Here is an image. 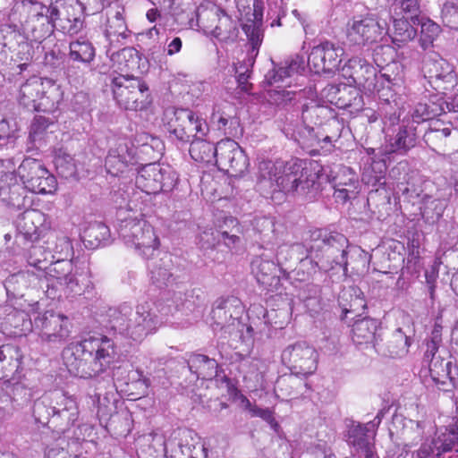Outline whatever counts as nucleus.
<instances>
[{
	"label": "nucleus",
	"instance_id": "15",
	"mask_svg": "<svg viewBox=\"0 0 458 458\" xmlns=\"http://www.w3.org/2000/svg\"><path fill=\"white\" fill-rule=\"evenodd\" d=\"M344 53L343 47L326 40L311 49L308 55V64L316 73H332L339 70Z\"/></svg>",
	"mask_w": 458,
	"mask_h": 458
},
{
	"label": "nucleus",
	"instance_id": "31",
	"mask_svg": "<svg viewBox=\"0 0 458 458\" xmlns=\"http://www.w3.org/2000/svg\"><path fill=\"white\" fill-rule=\"evenodd\" d=\"M112 47H107L106 55L117 69L129 74L140 69V55L134 47H124L117 52H111Z\"/></svg>",
	"mask_w": 458,
	"mask_h": 458
},
{
	"label": "nucleus",
	"instance_id": "55",
	"mask_svg": "<svg viewBox=\"0 0 458 458\" xmlns=\"http://www.w3.org/2000/svg\"><path fill=\"white\" fill-rule=\"evenodd\" d=\"M416 24L420 25V45L426 49L430 47L441 32L440 26L428 18H420Z\"/></svg>",
	"mask_w": 458,
	"mask_h": 458
},
{
	"label": "nucleus",
	"instance_id": "7",
	"mask_svg": "<svg viewBox=\"0 0 458 458\" xmlns=\"http://www.w3.org/2000/svg\"><path fill=\"white\" fill-rule=\"evenodd\" d=\"M118 233L129 248L147 259L153 257L158 248V239L146 220L125 218L121 221Z\"/></svg>",
	"mask_w": 458,
	"mask_h": 458
},
{
	"label": "nucleus",
	"instance_id": "43",
	"mask_svg": "<svg viewBox=\"0 0 458 458\" xmlns=\"http://www.w3.org/2000/svg\"><path fill=\"white\" fill-rule=\"evenodd\" d=\"M43 93L42 82L35 78L28 80L20 88L19 102L29 110L35 111L39 98Z\"/></svg>",
	"mask_w": 458,
	"mask_h": 458
},
{
	"label": "nucleus",
	"instance_id": "30",
	"mask_svg": "<svg viewBox=\"0 0 458 458\" xmlns=\"http://www.w3.org/2000/svg\"><path fill=\"white\" fill-rule=\"evenodd\" d=\"M17 220V228L25 239L34 241L38 238L40 226L44 222V214L38 209L24 208Z\"/></svg>",
	"mask_w": 458,
	"mask_h": 458
},
{
	"label": "nucleus",
	"instance_id": "47",
	"mask_svg": "<svg viewBox=\"0 0 458 458\" xmlns=\"http://www.w3.org/2000/svg\"><path fill=\"white\" fill-rule=\"evenodd\" d=\"M360 289L352 288L344 291L339 298V304L343 306L341 319H344L348 313H354L366 308V302Z\"/></svg>",
	"mask_w": 458,
	"mask_h": 458
},
{
	"label": "nucleus",
	"instance_id": "27",
	"mask_svg": "<svg viewBox=\"0 0 458 458\" xmlns=\"http://www.w3.org/2000/svg\"><path fill=\"white\" fill-rule=\"evenodd\" d=\"M148 267L150 280L157 288L167 287L174 282L173 273L171 272L173 264L169 254L164 253L158 259H152Z\"/></svg>",
	"mask_w": 458,
	"mask_h": 458
},
{
	"label": "nucleus",
	"instance_id": "29",
	"mask_svg": "<svg viewBox=\"0 0 458 458\" xmlns=\"http://www.w3.org/2000/svg\"><path fill=\"white\" fill-rule=\"evenodd\" d=\"M403 194L406 195L409 200L412 201L413 204L416 202L421 203L420 207V213L422 216L428 220L431 219L434 221L438 219L445 210V202L438 199H433L427 194L420 197L419 193H415V191H410L408 188L403 191Z\"/></svg>",
	"mask_w": 458,
	"mask_h": 458
},
{
	"label": "nucleus",
	"instance_id": "57",
	"mask_svg": "<svg viewBox=\"0 0 458 458\" xmlns=\"http://www.w3.org/2000/svg\"><path fill=\"white\" fill-rule=\"evenodd\" d=\"M64 399L58 401L57 404H64L63 408L55 409L54 418H62L65 425H72L79 416L76 401L72 396H67L64 392Z\"/></svg>",
	"mask_w": 458,
	"mask_h": 458
},
{
	"label": "nucleus",
	"instance_id": "64",
	"mask_svg": "<svg viewBox=\"0 0 458 458\" xmlns=\"http://www.w3.org/2000/svg\"><path fill=\"white\" fill-rule=\"evenodd\" d=\"M306 64H308V59L306 60L304 55H296L288 64V79L296 74L295 85L302 86L304 84L306 78L301 72L305 71Z\"/></svg>",
	"mask_w": 458,
	"mask_h": 458
},
{
	"label": "nucleus",
	"instance_id": "21",
	"mask_svg": "<svg viewBox=\"0 0 458 458\" xmlns=\"http://www.w3.org/2000/svg\"><path fill=\"white\" fill-rule=\"evenodd\" d=\"M250 267L257 282L268 291L275 292L282 286L280 275L284 271L274 261L261 256L256 257L251 261Z\"/></svg>",
	"mask_w": 458,
	"mask_h": 458
},
{
	"label": "nucleus",
	"instance_id": "20",
	"mask_svg": "<svg viewBox=\"0 0 458 458\" xmlns=\"http://www.w3.org/2000/svg\"><path fill=\"white\" fill-rule=\"evenodd\" d=\"M242 311L241 301L235 297L217 300L211 311L214 331L226 330L234 326Z\"/></svg>",
	"mask_w": 458,
	"mask_h": 458
},
{
	"label": "nucleus",
	"instance_id": "2",
	"mask_svg": "<svg viewBox=\"0 0 458 458\" xmlns=\"http://www.w3.org/2000/svg\"><path fill=\"white\" fill-rule=\"evenodd\" d=\"M114 355V343L106 336H89L71 344L63 352L69 373L81 378L93 377L105 372Z\"/></svg>",
	"mask_w": 458,
	"mask_h": 458
},
{
	"label": "nucleus",
	"instance_id": "25",
	"mask_svg": "<svg viewBox=\"0 0 458 458\" xmlns=\"http://www.w3.org/2000/svg\"><path fill=\"white\" fill-rule=\"evenodd\" d=\"M274 67L265 75V90L267 91V100L274 105H282L285 101L286 84V68L277 67L273 63Z\"/></svg>",
	"mask_w": 458,
	"mask_h": 458
},
{
	"label": "nucleus",
	"instance_id": "1",
	"mask_svg": "<svg viewBox=\"0 0 458 458\" xmlns=\"http://www.w3.org/2000/svg\"><path fill=\"white\" fill-rule=\"evenodd\" d=\"M296 250H302V254L307 255L305 259L301 258V266L311 264V270H318L328 274L332 278L334 273L331 271L338 268L342 271L337 276L340 281L348 276L349 258L365 257V252L357 246L349 244L348 239L340 233L327 232L325 229H316L310 233L308 247L302 244H293L292 252Z\"/></svg>",
	"mask_w": 458,
	"mask_h": 458
},
{
	"label": "nucleus",
	"instance_id": "40",
	"mask_svg": "<svg viewBox=\"0 0 458 458\" xmlns=\"http://www.w3.org/2000/svg\"><path fill=\"white\" fill-rule=\"evenodd\" d=\"M190 145V155L197 162L211 163L216 162L218 158L217 145L215 147L204 137H193Z\"/></svg>",
	"mask_w": 458,
	"mask_h": 458
},
{
	"label": "nucleus",
	"instance_id": "54",
	"mask_svg": "<svg viewBox=\"0 0 458 458\" xmlns=\"http://www.w3.org/2000/svg\"><path fill=\"white\" fill-rule=\"evenodd\" d=\"M29 278L30 275L24 272L8 276L4 283L7 295L13 298L23 297L25 294L24 291L28 288Z\"/></svg>",
	"mask_w": 458,
	"mask_h": 458
},
{
	"label": "nucleus",
	"instance_id": "36",
	"mask_svg": "<svg viewBox=\"0 0 458 458\" xmlns=\"http://www.w3.org/2000/svg\"><path fill=\"white\" fill-rule=\"evenodd\" d=\"M238 11L240 13H244L245 16H247V22L242 24V30L244 31V28L247 26L251 29L255 27L257 30H259V33L264 36V30L262 28V18H263V10L262 4L259 0H234Z\"/></svg>",
	"mask_w": 458,
	"mask_h": 458
},
{
	"label": "nucleus",
	"instance_id": "4",
	"mask_svg": "<svg viewBox=\"0 0 458 458\" xmlns=\"http://www.w3.org/2000/svg\"><path fill=\"white\" fill-rule=\"evenodd\" d=\"M110 88L117 104L127 110H142L151 102L148 86L139 76L118 74L110 77Z\"/></svg>",
	"mask_w": 458,
	"mask_h": 458
},
{
	"label": "nucleus",
	"instance_id": "49",
	"mask_svg": "<svg viewBox=\"0 0 458 458\" xmlns=\"http://www.w3.org/2000/svg\"><path fill=\"white\" fill-rule=\"evenodd\" d=\"M393 19L392 38L394 43H407L417 35V30L409 22L410 19L391 15Z\"/></svg>",
	"mask_w": 458,
	"mask_h": 458
},
{
	"label": "nucleus",
	"instance_id": "9",
	"mask_svg": "<svg viewBox=\"0 0 458 458\" xmlns=\"http://www.w3.org/2000/svg\"><path fill=\"white\" fill-rule=\"evenodd\" d=\"M83 6L77 0H56L50 4L55 28L65 34L75 35L84 24Z\"/></svg>",
	"mask_w": 458,
	"mask_h": 458
},
{
	"label": "nucleus",
	"instance_id": "3",
	"mask_svg": "<svg viewBox=\"0 0 458 458\" xmlns=\"http://www.w3.org/2000/svg\"><path fill=\"white\" fill-rule=\"evenodd\" d=\"M108 318L111 330L133 341H140L154 333L163 323L148 304L138 305L134 311L131 305L123 303L110 309Z\"/></svg>",
	"mask_w": 458,
	"mask_h": 458
},
{
	"label": "nucleus",
	"instance_id": "23",
	"mask_svg": "<svg viewBox=\"0 0 458 458\" xmlns=\"http://www.w3.org/2000/svg\"><path fill=\"white\" fill-rule=\"evenodd\" d=\"M375 432L366 423H352L346 434V443L351 448L352 456L372 449L375 446Z\"/></svg>",
	"mask_w": 458,
	"mask_h": 458
},
{
	"label": "nucleus",
	"instance_id": "48",
	"mask_svg": "<svg viewBox=\"0 0 458 458\" xmlns=\"http://www.w3.org/2000/svg\"><path fill=\"white\" fill-rule=\"evenodd\" d=\"M63 93L59 87L51 86L47 91L40 96L39 101L37 104L35 111L42 112L46 114H56L58 106L62 100Z\"/></svg>",
	"mask_w": 458,
	"mask_h": 458
},
{
	"label": "nucleus",
	"instance_id": "56",
	"mask_svg": "<svg viewBox=\"0 0 458 458\" xmlns=\"http://www.w3.org/2000/svg\"><path fill=\"white\" fill-rule=\"evenodd\" d=\"M57 122V114H38L34 117L30 130V138L32 141L42 139L47 129Z\"/></svg>",
	"mask_w": 458,
	"mask_h": 458
},
{
	"label": "nucleus",
	"instance_id": "26",
	"mask_svg": "<svg viewBox=\"0 0 458 458\" xmlns=\"http://www.w3.org/2000/svg\"><path fill=\"white\" fill-rule=\"evenodd\" d=\"M64 399V391L53 390L45 393L42 396L35 400L33 404V417L40 423H47L50 418H54L55 409L59 407L54 406L58 401Z\"/></svg>",
	"mask_w": 458,
	"mask_h": 458
},
{
	"label": "nucleus",
	"instance_id": "42",
	"mask_svg": "<svg viewBox=\"0 0 458 458\" xmlns=\"http://www.w3.org/2000/svg\"><path fill=\"white\" fill-rule=\"evenodd\" d=\"M214 15L217 19V24L213 30L214 36L223 41H234L239 33L236 21L221 10H216Z\"/></svg>",
	"mask_w": 458,
	"mask_h": 458
},
{
	"label": "nucleus",
	"instance_id": "32",
	"mask_svg": "<svg viewBox=\"0 0 458 458\" xmlns=\"http://www.w3.org/2000/svg\"><path fill=\"white\" fill-rule=\"evenodd\" d=\"M286 162L278 159L276 161H264L259 165V170L263 177H267L274 187V191L284 192L286 188L285 176Z\"/></svg>",
	"mask_w": 458,
	"mask_h": 458
},
{
	"label": "nucleus",
	"instance_id": "39",
	"mask_svg": "<svg viewBox=\"0 0 458 458\" xmlns=\"http://www.w3.org/2000/svg\"><path fill=\"white\" fill-rule=\"evenodd\" d=\"M142 458H167L165 438L162 434L150 433L140 439Z\"/></svg>",
	"mask_w": 458,
	"mask_h": 458
},
{
	"label": "nucleus",
	"instance_id": "13",
	"mask_svg": "<svg viewBox=\"0 0 458 458\" xmlns=\"http://www.w3.org/2000/svg\"><path fill=\"white\" fill-rule=\"evenodd\" d=\"M216 165L229 176L242 177L248 169L249 159L233 140L225 139L217 143Z\"/></svg>",
	"mask_w": 458,
	"mask_h": 458
},
{
	"label": "nucleus",
	"instance_id": "44",
	"mask_svg": "<svg viewBox=\"0 0 458 458\" xmlns=\"http://www.w3.org/2000/svg\"><path fill=\"white\" fill-rule=\"evenodd\" d=\"M387 19L393 15L401 18H407L414 24L419 21L420 14V4L419 0H393L390 11L387 12Z\"/></svg>",
	"mask_w": 458,
	"mask_h": 458
},
{
	"label": "nucleus",
	"instance_id": "14",
	"mask_svg": "<svg viewBox=\"0 0 458 458\" xmlns=\"http://www.w3.org/2000/svg\"><path fill=\"white\" fill-rule=\"evenodd\" d=\"M68 318L52 310L34 318V326L39 330L42 342L56 344L64 343L70 335Z\"/></svg>",
	"mask_w": 458,
	"mask_h": 458
},
{
	"label": "nucleus",
	"instance_id": "63",
	"mask_svg": "<svg viewBox=\"0 0 458 458\" xmlns=\"http://www.w3.org/2000/svg\"><path fill=\"white\" fill-rule=\"evenodd\" d=\"M451 131V129L448 127L442 129L434 127L425 131L422 139L428 148L436 150L437 148L440 147L444 140L450 136Z\"/></svg>",
	"mask_w": 458,
	"mask_h": 458
},
{
	"label": "nucleus",
	"instance_id": "61",
	"mask_svg": "<svg viewBox=\"0 0 458 458\" xmlns=\"http://www.w3.org/2000/svg\"><path fill=\"white\" fill-rule=\"evenodd\" d=\"M386 164L384 162H375L373 166L365 170L362 174V181L373 187L385 184Z\"/></svg>",
	"mask_w": 458,
	"mask_h": 458
},
{
	"label": "nucleus",
	"instance_id": "8",
	"mask_svg": "<svg viewBox=\"0 0 458 458\" xmlns=\"http://www.w3.org/2000/svg\"><path fill=\"white\" fill-rule=\"evenodd\" d=\"M17 174L26 189L37 194H52L57 188L55 177L38 159L24 158Z\"/></svg>",
	"mask_w": 458,
	"mask_h": 458
},
{
	"label": "nucleus",
	"instance_id": "41",
	"mask_svg": "<svg viewBox=\"0 0 458 458\" xmlns=\"http://www.w3.org/2000/svg\"><path fill=\"white\" fill-rule=\"evenodd\" d=\"M104 35L108 41L107 47H115L121 39L128 37L127 26L121 12L117 11L113 16L107 18Z\"/></svg>",
	"mask_w": 458,
	"mask_h": 458
},
{
	"label": "nucleus",
	"instance_id": "62",
	"mask_svg": "<svg viewBox=\"0 0 458 458\" xmlns=\"http://www.w3.org/2000/svg\"><path fill=\"white\" fill-rule=\"evenodd\" d=\"M288 102L293 103V106L295 107L296 111L301 110L302 113L306 112L309 109V102L310 98L313 101V92L312 89H303L300 90H288Z\"/></svg>",
	"mask_w": 458,
	"mask_h": 458
},
{
	"label": "nucleus",
	"instance_id": "6",
	"mask_svg": "<svg viewBox=\"0 0 458 458\" xmlns=\"http://www.w3.org/2000/svg\"><path fill=\"white\" fill-rule=\"evenodd\" d=\"M386 11L353 17L347 24L346 36L355 45H368L381 39L390 31Z\"/></svg>",
	"mask_w": 458,
	"mask_h": 458
},
{
	"label": "nucleus",
	"instance_id": "28",
	"mask_svg": "<svg viewBox=\"0 0 458 458\" xmlns=\"http://www.w3.org/2000/svg\"><path fill=\"white\" fill-rule=\"evenodd\" d=\"M428 371L432 381L443 391H447L448 386H454V376L452 374V361L445 360L442 356L439 358H430L428 362Z\"/></svg>",
	"mask_w": 458,
	"mask_h": 458
},
{
	"label": "nucleus",
	"instance_id": "17",
	"mask_svg": "<svg viewBox=\"0 0 458 458\" xmlns=\"http://www.w3.org/2000/svg\"><path fill=\"white\" fill-rule=\"evenodd\" d=\"M420 140V131L414 122L403 120L386 134L387 148L390 153L402 156L414 148Z\"/></svg>",
	"mask_w": 458,
	"mask_h": 458
},
{
	"label": "nucleus",
	"instance_id": "33",
	"mask_svg": "<svg viewBox=\"0 0 458 458\" xmlns=\"http://www.w3.org/2000/svg\"><path fill=\"white\" fill-rule=\"evenodd\" d=\"M190 371L197 378L209 380L217 376L218 364L215 359L203 354H191L187 360Z\"/></svg>",
	"mask_w": 458,
	"mask_h": 458
},
{
	"label": "nucleus",
	"instance_id": "18",
	"mask_svg": "<svg viewBox=\"0 0 458 458\" xmlns=\"http://www.w3.org/2000/svg\"><path fill=\"white\" fill-rule=\"evenodd\" d=\"M318 354L314 347L305 342H299L288 350V369L291 375L308 376L313 374L318 368Z\"/></svg>",
	"mask_w": 458,
	"mask_h": 458
},
{
	"label": "nucleus",
	"instance_id": "53",
	"mask_svg": "<svg viewBox=\"0 0 458 458\" xmlns=\"http://www.w3.org/2000/svg\"><path fill=\"white\" fill-rule=\"evenodd\" d=\"M410 345L411 339L401 328H397L387 342L388 355L392 358L403 357L408 353Z\"/></svg>",
	"mask_w": 458,
	"mask_h": 458
},
{
	"label": "nucleus",
	"instance_id": "60",
	"mask_svg": "<svg viewBox=\"0 0 458 458\" xmlns=\"http://www.w3.org/2000/svg\"><path fill=\"white\" fill-rule=\"evenodd\" d=\"M50 252L43 246L32 245L27 251L26 259L30 266L38 269H44L49 262Z\"/></svg>",
	"mask_w": 458,
	"mask_h": 458
},
{
	"label": "nucleus",
	"instance_id": "24",
	"mask_svg": "<svg viewBox=\"0 0 458 458\" xmlns=\"http://www.w3.org/2000/svg\"><path fill=\"white\" fill-rule=\"evenodd\" d=\"M134 153L126 140H120L111 148L106 157L105 166L108 174L116 176L133 164Z\"/></svg>",
	"mask_w": 458,
	"mask_h": 458
},
{
	"label": "nucleus",
	"instance_id": "38",
	"mask_svg": "<svg viewBox=\"0 0 458 458\" xmlns=\"http://www.w3.org/2000/svg\"><path fill=\"white\" fill-rule=\"evenodd\" d=\"M160 168L161 165L156 163L143 166L136 177V185L148 194L158 193Z\"/></svg>",
	"mask_w": 458,
	"mask_h": 458
},
{
	"label": "nucleus",
	"instance_id": "37",
	"mask_svg": "<svg viewBox=\"0 0 458 458\" xmlns=\"http://www.w3.org/2000/svg\"><path fill=\"white\" fill-rule=\"evenodd\" d=\"M377 321L370 318H363L354 322L352 328V339L356 345L373 344L376 339Z\"/></svg>",
	"mask_w": 458,
	"mask_h": 458
},
{
	"label": "nucleus",
	"instance_id": "10",
	"mask_svg": "<svg viewBox=\"0 0 458 458\" xmlns=\"http://www.w3.org/2000/svg\"><path fill=\"white\" fill-rule=\"evenodd\" d=\"M288 172V182L291 183L290 191L305 198H313L318 190V171L313 167L310 162L301 159H293V164Z\"/></svg>",
	"mask_w": 458,
	"mask_h": 458
},
{
	"label": "nucleus",
	"instance_id": "35",
	"mask_svg": "<svg viewBox=\"0 0 458 458\" xmlns=\"http://www.w3.org/2000/svg\"><path fill=\"white\" fill-rule=\"evenodd\" d=\"M64 293L67 296L76 297L85 293H89L93 289V284L90 280L89 273L87 270H75L68 276V278L63 285Z\"/></svg>",
	"mask_w": 458,
	"mask_h": 458
},
{
	"label": "nucleus",
	"instance_id": "46",
	"mask_svg": "<svg viewBox=\"0 0 458 458\" xmlns=\"http://www.w3.org/2000/svg\"><path fill=\"white\" fill-rule=\"evenodd\" d=\"M110 230L102 222H92L83 231V241L89 248H98L101 243L108 242Z\"/></svg>",
	"mask_w": 458,
	"mask_h": 458
},
{
	"label": "nucleus",
	"instance_id": "5",
	"mask_svg": "<svg viewBox=\"0 0 458 458\" xmlns=\"http://www.w3.org/2000/svg\"><path fill=\"white\" fill-rule=\"evenodd\" d=\"M164 122L170 137L182 144L189 143L193 137H205L208 131L206 121L187 108L165 110Z\"/></svg>",
	"mask_w": 458,
	"mask_h": 458
},
{
	"label": "nucleus",
	"instance_id": "58",
	"mask_svg": "<svg viewBox=\"0 0 458 458\" xmlns=\"http://www.w3.org/2000/svg\"><path fill=\"white\" fill-rule=\"evenodd\" d=\"M17 123L0 114V147L13 145L17 139Z\"/></svg>",
	"mask_w": 458,
	"mask_h": 458
},
{
	"label": "nucleus",
	"instance_id": "45",
	"mask_svg": "<svg viewBox=\"0 0 458 458\" xmlns=\"http://www.w3.org/2000/svg\"><path fill=\"white\" fill-rule=\"evenodd\" d=\"M69 49L70 59L85 64H90L96 55V49L93 44L83 38L72 41L69 45Z\"/></svg>",
	"mask_w": 458,
	"mask_h": 458
},
{
	"label": "nucleus",
	"instance_id": "19",
	"mask_svg": "<svg viewBox=\"0 0 458 458\" xmlns=\"http://www.w3.org/2000/svg\"><path fill=\"white\" fill-rule=\"evenodd\" d=\"M26 190L18 182L15 173H4L0 177V200L14 209L30 208L31 199L26 195Z\"/></svg>",
	"mask_w": 458,
	"mask_h": 458
},
{
	"label": "nucleus",
	"instance_id": "52",
	"mask_svg": "<svg viewBox=\"0 0 458 458\" xmlns=\"http://www.w3.org/2000/svg\"><path fill=\"white\" fill-rule=\"evenodd\" d=\"M335 106L342 109L347 108H354L358 110L362 106L361 96L360 95L358 89L355 88H352V85L342 84L340 95L337 98V101Z\"/></svg>",
	"mask_w": 458,
	"mask_h": 458
},
{
	"label": "nucleus",
	"instance_id": "12",
	"mask_svg": "<svg viewBox=\"0 0 458 458\" xmlns=\"http://www.w3.org/2000/svg\"><path fill=\"white\" fill-rule=\"evenodd\" d=\"M23 6L28 14L23 27L34 40L41 41L54 31V17H51L50 5L28 0L23 3Z\"/></svg>",
	"mask_w": 458,
	"mask_h": 458
},
{
	"label": "nucleus",
	"instance_id": "50",
	"mask_svg": "<svg viewBox=\"0 0 458 458\" xmlns=\"http://www.w3.org/2000/svg\"><path fill=\"white\" fill-rule=\"evenodd\" d=\"M54 165L57 174L64 179L72 178L77 174L73 157L62 148L55 151Z\"/></svg>",
	"mask_w": 458,
	"mask_h": 458
},
{
	"label": "nucleus",
	"instance_id": "51",
	"mask_svg": "<svg viewBox=\"0 0 458 458\" xmlns=\"http://www.w3.org/2000/svg\"><path fill=\"white\" fill-rule=\"evenodd\" d=\"M72 272V265L71 261L69 260H59L56 261L52 265L51 267H49V271L47 273V293L50 294L49 293V284L54 287L55 286V281L56 284H58L60 286L63 287L64 283L66 282L68 276L71 275Z\"/></svg>",
	"mask_w": 458,
	"mask_h": 458
},
{
	"label": "nucleus",
	"instance_id": "59",
	"mask_svg": "<svg viewBox=\"0 0 458 458\" xmlns=\"http://www.w3.org/2000/svg\"><path fill=\"white\" fill-rule=\"evenodd\" d=\"M320 292V287L314 284H306L303 289L302 299L311 315L318 313L321 310Z\"/></svg>",
	"mask_w": 458,
	"mask_h": 458
},
{
	"label": "nucleus",
	"instance_id": "22",
	"mask_svg": "<svg viewBox=\"0 0 458 458\" xmlns=\"http://www.w3.org/2000/svg\"><path fill=\"white\" fill-rule=\"evenodd\" d=\"M422 71L425 77L428 78L429 82L434 83L437 88H440L441 83L453 86L455 81L453 66L445 59L437 55L424 59Z\"/></svg>",
	"mask_w": 458,
	"mask_h": 458
},
{
	"label": "nucleus",
	"instance_id": "16",
	"mask_svg": "<svg viewBox=\"0 0 458 458\" xmlns=\"http://www.w3.org/2000/svg\"><path fill=\"white\" fill-rule=\"evenodd\" d=\"M244 33L248 38V44L250 49L246 57L242 61H238L233 64V70L235 72L236 80L241 89L246 93H250L252 85L248 83V80L252 72L251 69L255 63V59L259 55V47L263 41V35L259 33V30L252 27L244 28Z\"/></svg>",
	"mask_w": 458,
	"mask_h": 458
},
{
	"label": "nucleus",
	"instance_id": "11",
	"mask_svg": "<svg viewBox=\"0 0 458 458\" xmlns=\"http://www.w3.org/2000/svg\"><path fill=\"white\" fill-rule=\"evenodd\" d=\"M339 72L347 81V83L359 89L369 93L379 91L376 69L363 58H351L339 70Z\"/></svg>",
	"mask_w": 458,
	"mask_h": 458
},
{
	"label": "nucleus",
	"instance_id": "34",
	"mask_svg": "<svg viewBox=\"0 0 458 458\" xmlns=\"http://www.w3.org/2000/svg\"><path fill=\"white\" fill-rule=\"evenodd\" d=\"M341 175L336 177L335 183V197L345 202L358 193L359 181L355 173L349 167L341 170Z\"/></svg>",
	"mask_w": 458,
	"mask_h": 458
}]
</instances>
